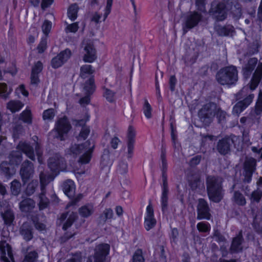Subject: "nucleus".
<instances>
[{"label": "nucleus", "mask_w": 262, "mask_h": 262, "mask_svg": "<svg viewBox=\"0 0 262 262\" xmlns=\"http://www.w3.org/2000/svg\"><path fill=\"white\" fill-rule=\"evenodd\" d=\"M90 133L89 127L83 126L79 134V138L83 140H85L89 136Z\"/></svg>", "instance_id": "nucleus-57"}, {"label": "nucleus", "mask_w": 262, "mask_h": 262, "mask_svg": "<svg viewBox=\"0 0 262 262\" xmlns=\"http://www.w3.org/2000/svg\"><path fill=\"white\" fill-rule=\"evenodd\" d=\"M10 94L8 92V85L5 83H0V97L3 98H7Z\"/></svg>", "instance_id": "nucleus-56"}, {"label": "nucleus", "mask_w": 262, "mask_h": 262, "mask_svg": "<svg viewBox=\"0 0 262 262\" xmlns=\"http://www.w3.org/2000/svg\"><path fill=\"white\" fill-rule=\"evenodd\" d=\"M103 89L104 90L103 97L105 98L106 100L110 103L115 102V92L105 87Z\"/></svg>", "instance_id": "nucleus-50"}, {"label": "nucleus", "mask_w": 262, "mask_h": 262, "mask_svg": "<svg viewBox=\"0 0 262 262\" xmlns=\"http://www.w3.org/2000/svg\"><path fill=\"white\" fill-rule=\"evenodd\" d=\"M35 206V202L30 198H26L23 199L19 203L20 210L24 212H29L31 211Z\"/></svg>", "instance_id": "nucleus-29"}, {"label": "nucleus", "mask_w": 262, "mask_h": 262, "mask_svg": "<svg viewBox=\"0 0 262 262\" xmlns=\"http://www.w3.org/2000/svg\"><path fill=\"white\" fill-rule=\"evenodd\" d=\"M46 193L45 189H41V192L38 195V207L40 210H43L50 206V202L48 198L46 196Z\"/></svg>", "instance_id": "nucleus-33"}, {"label": "nucleus", "mask_w": 262, "mask_h": 262, "mask_svg": "<svg viewBox=\"0 0 262 262\" xmlns=\"http://www.w3.org/2000/svg\"><path fill=\"white\" fill-rule=\"evenodd\" d=\"M47 49V38L46 37L41 38V40L37 46V52L39 54H42Z\"/></svg>", "instance_id": "nucleus-51"}, {"label": "nucleus", "mask_w": 262, "mask_h": 262, "mask_svg": "<svg viewBox=\"0 0 262 262\" xmlns=\"http://www.w3.org/2000/svg\"><path fill=\"white\" fill-rule=\"evenodd\" d=\"M179 231L178 229L174 227L172 228L171 232L169 234V238L171 244H177L178 241Z\"/></svg>", "instance_id": "nucleus-53"}, {"label": "nucleus", "mask_w": 262, "mask_h": 262, "mask_svg": "<svg viewBox=\"0 0 262 262\" xmlns=\"http://www.w3.org/2000/svg\"><path fill=\"white\" fill-rule=\"evenodd\" d=\"M64 164V160L61 157H51L48 159V166L51 171L57 175L61 171Z\"/></svg>", "instance_id": "nucleus-18"}, {"label": "nucleus", "mask_w": 262, "mask_h": 262, "mask_svg": "<svg viewBox=\"0 0 262 262\" xmlns=\"http://www.w3.org/2000/svg\"><path fill=\"white\" fill-rule=\"evenodd\" d=\"M244 242V238L242 230L239 231L235 237L232 238L230 251L232 253H237L243 251L242 244Z\"/></svg>", "instance_id": "nucleus-22"}, {"label": "nucleus", "mask_w": 262, "mask_h": 262, "mask_svg": "<svg viewBox=\"0 0 262 262\" xmlns=\"http://www.w3.org/2000/svg\"><path fill=\"white\" fill-rule=\"evenodd\" d=\"M95 146H90L88 148L84 150V152L79 157L78 162L80 165H84L90 163L91 161L93 153L94 152Z\"/></svg>", "instance_id": "nucleus-26"}, {"label": "nucleus", "mask_w": 262, "mask_h": 262, "mask_svg": "<svg viewBox=\"0 0 262 262\" xmlns=\"http://www.w3.org/2000/svg\"><path fill=\"white\" fill-rule=\"evenodd\" d=\"M10 190L11 193L15 196L18 195L21 189V184L17 180H13L10 184Z\"/></svg>", "instance_id": "nucleus-43"}, {"label": "nucleus", "mask_w": 262, "mask_h": 262, "mask_svg": "<svg viewBox=\"0 0 262 262\" xmlns=\"http://www.w3.org/2000/svg\"><path fill=\"white\" fill-rule=\"evenodd\" d=\"M233 5L232 0H223L218 2L215 6L212 5L210 13L217 21H223L227 19L228 12Z\"/></svg>", "instance_id": "nucleus-3"}, {"label": "nucleus", "mask_w": 262, "mask_h": 262, "mask_svg": "<svg viewBox=\"0 0 262 262\" xmlns=\"http://www.w3.org/2000/svg\"><path fill=\"white\" fill-rule=\"evenodd\" d=\"M197 217L198 220H209L211 215L210 208L208 202L204 198H200L198 200L196 205Z\"/></svg>", "instance_id": "nucleus-7"}, {"label": "nucleus", "mask_w": 262, "mask_h": 262, "mask_svg": "<svg viewBox=\"0 0 262 262\" xmlns=\"http://www.w3.org/2000/svg\"><path fill=\"white\" fill-rule=\"evenodd\" d=\"M83 89L85 93L93 95L96 90L95 76H92L85 81Z\"/></svg>", "instance_id": "nucleus-30"}, {"label": "nucleus", "mask_w": 262, "mask_h": 262, "mask_svg": "<svg viewBox=\"0 0 262 262\" xmlns=\"http://www.w3.org/2000/svg\"><path fill=\"white\" fill-rule=\"evenodd\" d=\"M216 79L223 85L235 84L238 79L236 67L230 66L222 68L216 73Z\"/></svg>", "instance_id": "nucleus-2"}, {"label": "nucleus", "mask_w": 262, "mask_h": 262, "mask_svg": "<svg viewBox=\"0 0 262 262\" xmlns=\"http://www.w3.org/2000/svg\"><path fill=\"white\" fill-rule=\"evenodd\" d=\"M213 235L215 238V241L218 243L223 242L225 241V237L221 233L218 229L214 230Z\"/></svg>", "instance_id": "nucleus-64"}, {"label": "nucleus", "mask_w": 262, "mask_h": 262, "mask_svg": "<svg viewBox=\"0 0 262 262\" xmlns=\"http://www.w3.org/2000/svg\"><path fill=\"white\" fill-rule=\"evenodd\" d=\"M215 106V103L210 101L204 104L199 110L198 116L204 125L208 126L212 122L214 117L213 108Z\"/></svg>", "instance_id": "nucleus-5"}, {"label": "nucleus", "mask_w": 262, "mask_h": 262, "mask_svg": "<svg viewBox=\"0 0 262 262\" xmlns=\"http://www.w3.org/2000/svg\"><path fill=\"white\" fill-rule=\"evenodd\" d=\"M13 165L6 161H2L0 164V172L7 179L12 178L15 172V169Z\"/></svg>", "instance_id": "nucleus-23"}, {"label": "nucleus", "mask_w": 262, "mask_h": 262, "mask_svg": "<svg viewBox=\"0 0 262 262\" xmlns=\"http://www.w3.org/2000/svg\"><path fill=\"white\" fill-rule=\"evenodd\" d=\"M94 212V206L92 204L88 203L81 206L78 209V213L81 217L88 218L91 216Z\"/></svg>", "instance_id": "nucleus-32"}, {"label": "nucleus", "mask_w": 262, "mask_h": 262, "mask_svg": "<svg viewBox=\"0 0 262 262\" xmlns=\"http://www.w3.org/2000/svg\"><path fill=\"white\" fill-rule=\"evenodd\" d=\"M113 0H106V5L104 8L103 21H105L112 11Z\"/></svg>", "instance_id": "nucleus-54"}, {"label": "nucleus", "mask_w": 262, "mask_h": 262, "mask_svg": "<svg viewBox=\"0 0 262 262\" xmlns=\"http://www.w3.org/2000/svg\"><path fill=\"white\" fill-rule=\"evenodd\" d=\"M19 232L23 239L26 242L30 241L33 237V229L28 224H24L20 228Z\"/></svg>", "instance_id": "nucleus-28"}, {"label": "nucleus", "mask_w": 262, "mask_h": 262, "mask_svg": "<svg viewBox=\"0 0 262 262\" xmlns=\"http://www.w3.org/2000/svg\"><path fill=\"white\" fill-rule=\"evenodd\" d=\"M110 246L106 243L97 245L95 249L93 256L94 262H106V258L110 254Z\"/></svg>", "instance_id": "nucleus-11"}, {"label": "nucleus", "mask_w": 262, "mask_h": 262, "mask_svg": "<svg viewBox=\"0 0 262 262\" xmlns=\"http://www.w3.org/2000/svg\"><path fill=\"white\" fill-rule=\"evenodd\" d=\"M233 140L228 136H226L220 139L217 143L216 149L219 154L225 156L231 151V145Z\"/></svg>", "instance_id": "nucleus-15"}, {"label": "nucleus", "mask_w": 262, "mask_h": 262, "mask_svg": "<svg viewBox=\"0 0 262 262\" xmlns=\"http://www.w3.org/2000/svg\"><path fill=\"white\" fill-rule=\"evenodd\" d=\"M55 116V112L53 108H48L45 110L42 113L43 120H52Z\"/></svg>", "instance_id": "nucleus-52"}, {"label": "nucleus", "mask_w": 262, "mask_h": 262, "mask_svg": "<svg viewBox=\"0 0 262 262\" xmlns=\"http://www.w3.org/2000/svg\"><path fill=\"white\" fill-rule=\"evenodd\" d=\"M9 162L13 166H18L23 160V155L18 150H12L9 155Z\"/></svg>", "instance_id": "nucleus-34"}, {"label": "nucleus", "mask_w": 262, "mask_h": 262, "mask_svg": "<svg viewBox=\"0 0 262 262\" xmlns=\"http://www.w3.org/2000/svg\"><path fill=\"white\" fill-rule=\"evenodd\" d=\"M262 198V191L259 190L253 191L251 193V199L256 202H259Z\"/></svg>", "instance_id": "nucleus-62"}, {"label": "nucleus", "mask_w": 262, "mask_h": 262, "mask_svg": "<svg viewBox=\"0 0 262 262\" xmlns=\"http://www.w3.org/2000/svg\"><path fill=\"white\" fill-rule=\"evenodd\" d=\"M72 128L71 124L66 116L59 118L55 122L53 129L55 138L61 141L66 140Z\"/></svg>", "instance_id": "nucleus-4"}, {"label": "nucleus", "mask_w": 262, "mask_h": 262, "mask_svg": "<svg viewBox=\"0 0 262 262\" xmlns=\"http://www.w3.org/2000/svg\"><path fill=\"white\" fill-rule=\"evenodd\" d=\"M136 136L135 127L132 125H129L126 133L127 158L128 160L132 159L134 155Z\"/></svg>", "instance_id": "nucleus-9"}, {"label": "nucleus", "mask_w": 262, "mask_h": 262, "mask_svg": "<svg viewBox=\"0 0 262 262\" xmlns=\"http://www.w3.org/2000/svg\"><path fill=\"white\" fill-rule=\"evenodd\" d=\"M90 145L91 141L89 140L81 144H71L70 147L67 149L66 152L75 158L87 149Z\"/></svg>", "instance_id": "nucleus-14"}, {"label": "nucleus", "mask_w": 262, "mask_h": 262, "mask_svg": "<svg viewBox=\"0 0 262 262\" xmlns=\"http://www.w3.org/2000/svg\"><path fill=\"white\" fill-rule=\"evenodd\" d=\"M261 81L262 82V63H259L249 83V89L251 91L255 90Z\"/></svg>", "instance_id": "nucleus-19"}, {"label": "nucleus", "mask_w": 262, "mask_h": 262, "mask_svg": "<svg viewBox=\"0 0 262 262\" xmlns=\"http://www.w3.org/2000/svg\"><path fill=\"white\" fill-rule=\"evenodd\" d=\"M196 228L200 232L208 233L211 230V226L207 222H201L197 224Z\"/></svg>", "instance_id": "nucleus-48"}, {"label": "nucleus", "mask_w": 262, "mask_h": 262, "mask_svg": "<svg viewBox=\"0 0 262 262\" xmlns=\"http://www.w3.org/2000/svg\"><path fill=\"white\" fill-rule=\"evenodd\" d=\"M214 30L220 36H228L234 32V27L232 25L223 26L218 25L214 27Z\"/></svg>", "instance_id": "nucleus-27"}, {"label": "nucleus", "mask_w": 262, "mask_h": 262, "mask_svg": "<svg viewBox=\"0 0 262 262\" xmlns=\"http://www.w3.org/2000/svg\"><path fill=\"white\" fill-rule=\"evenodd\" d=\"M202 156L201 155H196L195 156L192 157L189 162V164L190 167H194L196 165H199L201 161Z\"/></svg>", "instance_id": "nucleus-61"}, {"label": "nucleus", "mask_w": 262, "mask_h": 262, "mask_svg": "<svg viewBox=\"0 0 262 262\" xmlns=\"http://www.w3.org/2000/svg\"><path fill=\"white\" fill-rule=\"evenodd\" d=\"M253 95L250 94L242 100L238 101L233 106L232 113L234 115H238L243 112L252 102Z\"/></svg>", "instance_id": "nucleus-21"}, {"label": "nucleus", "mask_w": 262, "mask_h": 262, "mask_svg": "<svg viewBox=\"0 0 262 262\" xmlns=\"http://www.w3.org/2000/svg\"><path fill=\"white\" fill-rule=\"evenodd\" d=\"M232 201L234 204L239 206H244L247 203L245 196L239 190L234 191Z\"/></svg>", "instance_id": "nucleus-35"}, {"label": "nucleus", "mask_w": 262, "mask_h": 262, "mask_svg": "<svg viewBox=\"0 0 262 262\" xmlns=\"http://www.w3.org/2000/svg\"><path fill=\"white\" fill-rule=\"evenodd\" d=\"M202 14L197 11H190L184 17L183 30L184 33L197 27L203 20Z\"/></svg>", "instance_id": "nucleus-6"}, {"label": "nucleus", "mask_w": 262, "mask_h": 262, "mask_svg": "<svg viewBox=\"0 0 262 262\" xmlns=\"http://www.w3.org/2000/svg\"><path fill=\"white\" fill-rule=\"evenodd\" d=\"M24 106V104L20 100L9 101L7 104V108L11 113H14L19 111Z\"/></svg>", "instance_id": "nucleus-37"}, {"label": "nucleus", "mask_w": 262, "mask_h": 262, "mask_svg": "<svg viewBox=\"0 0 262 262\" xmlns=\"http://www.w3.org/2000/svg\"><path fill=\"white\" fill-rule=\"evenodd\" d=\"M95 70L91 64H84L80 68V75L82 79H85L89 75L94 76Z\"/></svg>", "instance_id": "nucleus-36"}, {"label": "nucleus", "mask_w": 262, "mask_h": 262, "mask_svg": "<svg viewBox=\"0 0 262 262\" xmlns=\"http://www.w3.org/2000/svg\"><path fill=\"white\" fill-rule=\"evenodd\" d=\"M72 56V52L69 48L60 51L56 56L52 58L51 60V67L56 69L62 67L66 63Z\"/></svg>", "instance_id": "nucleus-8"}, {"label": "nucleus", "mask_w": 262, "mask_h": 262, "mask_svg": "<svg viewBox=\"0 0 262 262\" xmlns=\"http://www.w3.org/2000/svg\"><path fill=\"white\" fill-rule=\"evenodd\" d=\"M52 28V23L49 20H45L42 26L43 33L46 35H48Z\"/></svg>", "instance_id": "nucleus-58"}, {"label": "nucleus", "mask_w": 262, "mask_h": 262, "mask_svg": "<svg viewBox=\"0 0 262 262\" xmlns=\"http://www.w3.org/2000/svg\"><path fill=\"white\" fill-rule=\"evenodd\" d=\"M1 215L4 221V224L6 226L10 227L13 225L15 215L13 211L11 209H8L5 210L4 212L2 213Z\"/></svg>", "instance_id": "nucleus-31"}, {"label": "nucleus", "mask_w": 262, "mask_h": 262, "mask_svg": "<svg viewBox=\"0 0 262 262\" xmlns=\"http://www.w3.org/2000/svg\"><path fill=\"white\" fill-rule=\"evenodd\" d=\"M32 114L31 110L26 108L24 110L19 116V120L22 121L24 123L31 124L32 123Z\"/></svg>", "instance_id": "nucleus-38"}, {"label": "nucleus", "mask_w": 262, "mask_h": 262, "mask_svg": "<svg viewBox=\"0 0 262 262\" xmlns=\"http://www.w3.org/2000/svg\"><path fill=\"white\" fill-rule=\"evenodd\" d=\"M142 111L144 115L147 119L152 117V108L147 99H144Z\"/></svg>", "instance_id": "nucleus-40"}, {"label": "nucleus", "mask_w": 262, "mask_h": 262, "mask_svg": "<svg viewBox=\"0 0 262 262\" xmlns=\"http://www.w3.org/2000/svg\"><path fill=\"white\" fill-rule=\"evenodd\" d=\"M256 161L251 158L246 160L244 163V171H249L253 172L255 170Z\"/></svg>", "instance_id": "nucleus-42"}, {"label": "nucleus", "mask_w": 262, "mask_h": 262, "mask_svg": "<svg viewBox=\"0 0 262 262\" xmlns=\"http://www.w3.org/2000/svg\"><path fill=\"white\" fill-rule=\"evenodd\" d=\"M195 6L198 11H206V0H195Z\"/></svg>", "instance_id": "nucleus-59"}, {"label": "nucleus", "mask_w": 262, "mask_h": 262, "mask_svg": "<svg viewBox=\"0 0 262 262\" xmlns=\"http://www.w3.org/2000/svg\"><path fill=\"white\" fill-rule=\"evenodd\" d=\"M206 185L209 200L213 203H220L224 195L222 181L217 177L208 176L206 179Z\"/></svg>", "instance_id": "nucleus-1"}, {"label": "nucleus", "mask_w": 262, "mask_h": 262, "mask_svg": "<svg viewBox=\"0 0 262 262\" xmlns=\"http://www.w3.org/2000/svg\"><path fill=\"white\" fill-rule=\"evenodd\" d=\"M38 185V182L37 180H32L28 183L25 190L26 195L28 196L32 195L35 192Z\"/></svg>", "instance_id": "nucleus-44"}, {"label": "nucleus", "mask_w": 262, "mask_h": 262, "mask_svg": "<svg viewBox=\"0 0 262 262\" xmlns=\"http://www.w3.org/2000/svg\"><path fill=\"white\" fill-rule=\"evenodd\" d=\"M78 219V215L76 212L69 211L62 213L59 217L61 223H63L62 229L63 231L68 230L73 224Z\"/></svg>", "instance_id": "nucleus-10"}, {"label": "nucleus", "mask_w": 262, "mask_h": 262, "mask_svg": "<svg viewBox=\"0 0 262 262\" xmlns=\"http://www.w3.org/2000/svg\"><path fill=\"white\" fill-rule=\"evenodd\" d=\"M132 262H145V258L143 255V251L141 249H137L134 253L132 258Z\"/></svg>", "instance_id": "nucleus-47"}, {"label": "nucleus", "mask_w": 262, "mask_h": 262, "mask_svg": "<svg viewBox=\"0 0 262 262\" xmlns=\"http://www.w3.org/2000/svg\"><path fill=\"white\" fill-rule=\"evenodd\" d=\"M73 257L67 259L64 262H81L82 257L80 252L72 254Z\"/></svg>", "instance_id": "nucleus-63"}, {"label": "nucleus", "mask_w": 262, "mask_h": 262, "mask_svg": "<svg viewBox=\"0 0 262 262\" xmlns=\"http://www.w3.org/2000/svg\"><path fill=\"white\" fill-rule=\"evenodd\" d=\"M32 222L36 229L39 231H42L46 229V225L40 222L39 219L37 216H34L32 219Z\"/></svg>", "instance_id": "nucleus-55"}, {"label": "nucleus", "mask_w": 262, "mask_h": 262, "mask_svg": "<svg viewBox=\"0 0 262 262\" xmlns=\"http://www.w3.org/2000/svg\"><path fill=\"white\" fill-rule=\"evenodd\" d=\"M43 63L41 61L36 62L32 67L30 80L32 85H38L40 82L39 74L43 70Z\"/></svg>", "instance_id": "nucleus-20"}, {"label": "nucleus", "mask_w": 262, "mask_h": 262, "mask_svg": "<svg viewBox=\"0 0 262 262\" xmlns=\"http://www.w3.org/2000/svg\"><path fill=\"white\" fill-rule=\"evenodd\" d=\"M255 113L256 115L262 114V92L260 91L255 105Z\"/></svg>", "instance_id": "nucleus-49"}, {"label": "nucleus", "mask_w": 262, "mask_h": 262, "mask_svg": "<svg viewBox=\"0 0 262 262\" xmlns=\"http://www.w3.org/2000/svg\"><path fill=\"white\" fill-rule=\"evenodd\" d=\"M157 224V220L155 217L153 206L150 202L146 208L144 218V227L147 231L154 228Z\"/></svg>", "instance_id": "nucleus-12"}, {"label": "nucleus", "mask_w": 262, "mask_h": 262, "mask_svg": "<svg viewBox=\"0 0 262 262\" xmlns=\"http://www.w3.org/2000/svg\"><path fill=\"white\" fill-rule=\"evenodd\" d=\"M79 29L78 22H75L68 25L66 28V32L67 33H76Z\"/></svg>", "instance_id": "nucleus-60"}, {"label": "nucleus", "mask_w": 262, "mask_h": 262, "mask_svg": "<svg viewBox=\"0 0 262 262\" xmlns=\"http://www.w3.org/2000/svg\"><path fill=\"white\" fill-rule=\"evenodd\" d=\"M78 8L76 4L71 5L68 9L67 15L68 18L72 21L77 18Z\"/></svg>", "instance_id": "nucleus-41"}, {"label": "nucleus", "mask_w": 262, "mask_h": 262, "mask_svg": "<svg viewBox=\"0 0 262 262\" xmlns=\"http://www.w3.org/2000/svg\"><path fill=\"white\" fill-rule=\"evenodd\" d=\"M257 63L258 59L256 57L250 58L248 60L247 63L243 68V73L245 77H248L251 75Z\"/></svg>", "instance_id": "nucleus-24"}, {"label": "nucleus", "mask_w": 262, "mask_h": 262, "mask_svg": "<svg viewBox=\"0 0 262 262\" xmlns=\"http://www.w3.org/2000/svg\"><path fill=\"white\" fill-rule=\"evenodd\" d=\"M84 52L82 57L83 62L85 63H93L97 58L96 50L92 43H87L84 48Z\"/></svg>", "instance_id": "nucleus-16"}, {"label": "nucleus", "mask_w": 262, "mask_h": 262, "mask_svg": "<svg viewBox=\"0 0 262 262\" xmlns=\"http://www.w3.org/2000/svg\"><path fill=\"white\" fill-rule=\"evenodd\" d=\"M38 257L37 252L35 250L31 251L25 255L22 262H36Z\"/></svg>", "instance_id": "nucleus-46"}, {"label": "nucleus", "mask_w": 262, "mask_h": 262, "mask_svg": "<svg viewBox=\"0 0 262 262\" xmlns=\"http://www.w3.org/2000/svg\"><path fill=\"white\" fill-rule=\"evenodd\" d=\"M113 216V211L111 208H109L105 209L103 213L99 215V219L103 223H105L107 222H111Z\"/></svg>", "instance_id": "nucleus-39"}, {"label": "nucleus", "mask_w": 262, "mask_h": 262, "mask_svg": "<svg viewBox=\"0 0 262 262\" xmlns=\"http://www.w3.org/2000/svg\"><path fill=\"white\" fill-rule=\"evenodd\" d=\"M16 148L18 151L21 154H24L31 160H35V155L34 153V147L30 144L29 142H27L25 141H20L17 145Z\"/></svg>", "instance_id": "nucleus-17"}, {"label": "nucleus", "mask_w": 262, "mask_h": 262, "mask_svg": "<svg viewBox=\"0 0 262 262\" xmlns=\"http://www.w3.org/2000/svg\"><path fill=\"white\" fill-rule=\"evenodd\" d=\"M34 167L33 163L28 160L24 161L20 169V175L24 184H26L33 176Z\"/></svg>", "instance_id": "nucleus-13"}, {"label": "nucleus", "mask_w": 262, "mask_h": 262, "mask_svg": "<svg viewBox=\"0 0 262 262\" xmlns=\"http://www.w3.org/2000/svg\"><path fill=\"white\" fill-rule=\"evenodd\" d=\"M214 116L216 117L217 122L219 124H223L226 122V112L219 108L215 112H214Z\"/></svg>", "instance_id": "nucleus-45"}, {"label": "nucleus", "mask_w": 262, "mask_h": 262, "mask_svg": "<svg viewBox=\"0 0 262 262\" xmlns=\"http://www.w3.org/2000/svg\"><path fill=\"white\" fill-rule=\"evenodd\" d=\"M62 189L64 193L69 198L75 195L76 186L73 181L68 180L63 183Z\"/></svg>", "instance_id": "nucleus-25"}]
</instances>
